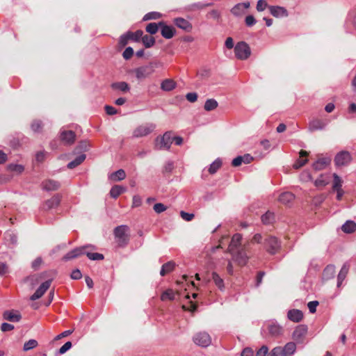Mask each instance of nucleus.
Returning a JSON list of instances; mask_svg holds the SVG:
<instances>
[{
  "mask_svg": "<svg viewBox=\"0 0 356 356\" xmlns=\"http://www.w3.org/2000/svg\"><path fill=\"white\" fill-rule=\"evenodd\" d=\"M242 236L235 234L229 243L228 251L232 257V259L238 265L244 266L247 264L249 257L247 253V245H242Z\"/></svg>",
  "mask_w": 356,
  "mask_h": 356,
  "instance_id": "1",
  "label": "nucleus"
},
{
  "mask_svg": "<svg viewBox=\"0 0 356 356\" xmlns=\"http://www.w3.org/2000/svg\"><path fill=\"white\" fill-rule=\"evenodd\" d=\"M88 249H94V247L90 245L76 248L72 251L67 252L63 258L64 261H68L76 258L81 255L86 254V256L92 261H99L104 259V255L100 253H92L89 252Z\"/></svg>",
  "mask_w": 356,
  "mask_h": 356,
  "instance_id": "2",
  "label": "nucleus"
},
{
  "mask_svg": "<svg viewBox=\"0 0 356 356\" xmlns=\"http://www.w3.org/2000/svg\"><path fill=\"white\" fill-rule=\"evenodd\" d=\"M129 227L127 225H120L115 228L114 235L115 241L118 246L124 247L127 245L129 242V236L127 232Z\"/></svg>",
  "mask_w": 356,
  "mask_h": 356,
  "instance_id": "3",
  "label": "nucleus"
},
{
  "mask_svg": "<svg viewBox=\"0 0 356 356\" xmlns=\"http://www.w3.org/2000/svg\"><path fill=\"white\" fill-rule=\"evenodd\" d=\"M172 143V133L166 131L163 136H157L155 139L154 148L156 149H169Z\"/></svg>",
  "mask_w": 356,
  "mask_h": 356,
  "instance_id": "4",
  "label": "nucleus"
},
{
  "mask_svg": "<svg viewBox=\"0 0 356 356\" xmlns=\"http://www.w3.org/2000/svg\"><path fill=\"white\" fill-rule=\"evenodd\" d=\"M343 29L346 33L356 34V10L348 12L345 19Z\"/></svg>",
  "mask_w": 356,
  "mask_h": 356,
  "instance_id": "5",
  "label": "nucleus"
},
{
  "mask_svg": "<svg viewBox=\"0 0 356 356\" xmlns=\"http://www.w3.org/2000/svg\"><path fill=\"white\" fill-rule=\"evenodd\" d=\"M234 54L238 59L246 60L250 57L251 50L245 42H239L234 47Z\"/></svg>",
  "mask_w": 356,
  "mask_h": 356,
  "instance_id": "6",
  "label": "nucleus"
},
{
  "mask_svg": "<svg viewBox=\"0 0 356 356\" xmlns=\"http://www.w3.org/2000/svg\"><path fill=\"white\" fill-rule=\"evenodd\" d=\"M133 72L138 80H143L149 77L154 72V65L150 63L135 68Z\"/></svg>",
  "mask_w": 356,
  "mask_h": 356,
  "instance_id": "7",
  "label": "nucleus"
},
{
  "mask_svg": "<svg viewBox=\"0 0 356 356\" xmlns=\"http://www.w3.org/2000/svg\"><path fill=\"white\" fill-rule=\"evenodd\" d=\"M156 125L153 123H147L138 126L133 131V137L140 138L151 134L154 129Z\"/></svg>",
  "mask_w": 356,
  "mask_h": 356,
  "instance_id": "8",
  "label": "nucleus"
},
{
  "mask_svg": "<svg viewBox=\"0 0 356 356\" xmlns=\"http://www.w3.org/2000/svg\"><path fill=\"white\" fill-rule=\"evenodd\" d=\"M193 339L195 344L202 347H207L211 343V338L210 335L205 332L197 333L194 335Z\"/></svg>",
  "mask_w": 356,
  "mask_h": 356,
  "instance_id": "9",
  "label": "nucleus"
},
{
  "mask_svg": "<svg viewBox=\"0 0 356 356\" xmlns=\"http://www.w3.org/2000/svg\"><path fill=\"white\" fill-rule=\"evenodd\" d=\"M307 326L306 325H298L293 334L292 338L293 339L298 343H302L304 342L305 336L307 333Z\"/></svg>",
  "mask_w": 356,
  "mask_h": 356,
  "instance_id": "10",
  "label": "nucleus"
},
{
  "mask_svg": "<svg viewBox=\"0 0 356 356\" xmlns=\"http://www.w3.org/2000/svg\"><path fill=\"white\" fill-rule=\"evenodd\" d=\"M267 251L270 254H275L280 248V243L274 236H268L265 240Z\"/></svg>",
  "mask_w": 356,
  "mask_h": 356,
  "instance_id": "11",
  "label": "nucleus"
},
{
  "mask_svg": "<svg viewBox=\"0 0 356 356\" xmlns=\"http://www.w3.org/2000/svg\"><path fill=\"white\" fill-rule=\"evenodd\" d=\"M268 9L270 13L276 18L287 17L289 16V12L284 7L280 6H270Z\"/></svg>",
  "mask_w": 356,
  "mask_h": 356,
  "instance_id": "12",
  "label": "nucleus"
},
{
  "mask_svg": "<svg viewBox=\"0 0 356 356\" xmlns=\"http://www.w3.org/2000/svg\"><path fill=\"white\" fill-rule=\"evenodd\" d=\"M350 160L351 156L348 152H341L335 156L334 162L337 166H342L348 164Z\"/></svg>",
  "mask_w": 356,
  "mask_h": 356,
  "instance_id": "13",
  "label": "nucleus"
},
{
  "mask_svg": "<svg viewBox=\"0 0 356 356\" xmlns=\"http://www.w3.org/2000/svg\"><path fill=\"white\" fill-rule=\"evenodd\" d=\"M3 318L10 322L16 323L22 319V315L17 310H6L3 313Z\"/></svg>",
  "mask_w": 356,
  "mask_h": 356,
  "instance_id": "14",
  "label": "nucleus"
},
{
  "mask_svg": "<svg viewBox=\"0 0 356 356\" xmlns=\"http://www.w3.org/2000/svg\"><path fill=\"white\" fill-rule=\"evenodd\" d=\"M51 283V280H49L43 282L35 292L31 296V300H36L41 298L46 291L49 288Z\"/></svg>",
  "mask_w": 356,
  "mask_h": 356,
  "instance_id": "15",
  "label": "nucleus"
},
{
  "mask_svg": "<svg viewBox=\"0 0 356 356\" xmlns=\"http://www.w3.org/2000/svg\"><path fill=\"white\" fill-rule=\"evenodd\" d=\"M268 330L270 334L273 337H277L283 334V327L279 325L277 322H270L268 324Z\"/></svg>",
  "mask_w": 356,
  "mask_h": 356,
  "instance_id": "16",
  "label": "nucleus"
},
{
  "mask_svg": "<svg viewBox=\"0 0 356 356\" xmlns=\"http://www.w3.org/2000/svg\"><path fill=\"white\" fill-rule=\"evenodd\" d=\"M159 25L161 26V33L163 38L166 39H170L174 36L175 33L174 27L172 26L165 25L163 22H159Z\"/></svg>",
  "mask_w": 356,
  "mask_h": 356,
  "instance_id": "17",
  "label": "nucleus"
},
{
  "mask_svg": "<svg viewBox=\"0 0 356 356\" xmlns=\"http://www.w3.org/2000/svg\"><path fill=\"white\" fill-rule=\"evenodd\" d=\"M76 135L72 131L63 130L60 131V140L66 145H71L75 140Z\"/></svg>",
  "mask_w": 356,
  "mask_h": 356,
  "instance_id": "18",
  "label": "nucleus"
},
{
  "mask_svg": "<svg viewBox=\"0 0 356 356\" xmlns=\"http://www.w3.org/2000/svg\"><path fill=\"white\" fill-rule=\"evenodd\" d=\"M287 318L291 321L294 323H299L303 318V313L299 309H290L287 312Z\"/></svg>",
  "mask_w": 356,
  "mask_h": 356,
  "instance_id": "19",
  "label": "nucleus"
},
{
  "mask_svg": "<svg viewBox=\"0 0 356 356\" xmlns=\"http://www.w3.org/2000/svg\"><path fill=\"white\" fill-rule=\"evenodd\" d=\"M174 23L177 27L187 32H190L193 28L192 24L188 20L182 17L175 18Z\"/></svg>",
  "mask_w": 356,
  "mask_h": 356,
  "instance_id": "20",
  "label": "nucleus"
},
{
  "mask_svg": "<svg viewBox=\"0 0 356 356\" xmlns=\"http://www.w3.org/2000/svg\"><path fill=\"white\" fill-rule=\"evenodd\" d=\"M60 186L59 182L53 179H47L42 184V188L47 191H56L59 188Z\"/></svg>",
  "mask_w": 356,
  "mask_h": 356,
  "instance_id": "21",
  "label": "nucleus"
},
{
  "mask_svg": "<svg viewBox=\"0 0 356 356\" xmlns=\"http://www.w3.org/2000/svg\"><path fill=\"white\" fill-rule=\"evenodd\" d=\"M331 159L327 157H323L315 161L312 166L315 170H321L325 169L330 163Z\"/></svg>",
  "mask_w": 356,
  "mask_h": 356,
  "instance_id": "22",
  "label": "nucleus"
},
{
  "mask_svg": "<svg viewBox=\"0 0 356 356\" xmlns=\"http://www.w3.org/2000/svg\"><path fill=\"white\" fill-rule=\"evenodd\" d=\"M299 154H300V158L298 159L293 164V168L295 169L300 168L301 167L305 165L308 161V160L307 159H302L303 157L307 156L308 155L307 152L301 150Z\"/></svg>",
  "mask_w": 356,
  "mask_h": 356,
  "instance_id": "23",
  "label": "nucleus"
},
{
  "mask_svg": "<svg viewBox=\"0 0 356 356\" xmlns=\"http://www.w3.org/2000/svg\"><path fill=\"white\" fill-rule=\"evenodd\" d=\"M295 198L294 195L291 192H284L279 196L278 200L284 204H288L293 201Z\"/></svg>",
  "mask_w": 356,
  "mask_h": 356,
  "instance_id": "24",
  "label": "nucleus"
},
{
  "mask_svg": "<svg viewBox=\"0 0 356 356\" xmlns=\"http://www.w3.org/2000/svg\"><path fill=\"white\" fill-rule=\"evenodd\" d=\"M176 85V82L172 79H166L161 82V88L163 91L169 92L175 89Z\"/></svg>",
  "mask_w": 356,
  "mask_h": 356,
  "instance_id": "25",
  "label": "nucleus"
},
{
  "mask_svg": "<svg viewBox=\"0 0 356 356\" xmlns=\"http://www.w3.org/2000/svg\"><path fill=\"white\" fill-rule=\"evenodd\" d=\"M60 202V197L58 195L53 196L51 199L46 201L44 203L45 209H51L57 207Z\"/></svg>",
  "mask_w": 356,
  "mask_h": 356,
  "instance_id": "26",
  "label": "nucleus"
},
{
  "mask_svg": "<svg viewBox=\"0 0 356 356\" xmlns=\"http://www.w3.org/2000/svg\"><path fill=\"white\" fill-rule=\"evenodd\" d=\"M326 122L316 119L310 122L309 129L311 131L322 130L326 127Z\"/></svg>",
  "mask_w": 356,
  "mask_h": 356,
  "instance_id": "27",
  "label": "nucleus"
},
{
  "mask_svg": "<svg viewBox=\"0 0 356 356\" xmlns=\"http://www.w3.org/2000/svg\"><path fill=\"white\" fill-rule=\"evenodd\" d=\"M284 356H291L296 350V345L294 342H289L282 347Z\"/></svg>",
  "mask_w": 356,
  "mask_h": 356,
  "instance_id": "28",
  "label": "nucleus"
},
{
  "mask_svg": "<svg viewBox=\"0 0 356 356\" xmlns=\"http://www.w3.org/2000/svg\"><path fill=\"white\" fill-rule=\"evenodd\" d=\"M212 280L215 285L220 290L223 291L225 289L223 279L216 272H213L211 274Z\"/></svg>",
  "mask_w": 356,
  "mask_h": 356,
  "instance_id": "29",
  "label": "nucleus"
},
{
  "mask_svg": "<svg viewBox=\"0 0 356 356\" xmlns=\"http://www.w3.org/2000/svg\"><path fill=\"white\" fill-rule=\"evenodd\" d=\"M348 266H347V264H344L340 271H339V273L337 276V287H340L343 281L345 280L346 277V275L348 273Z\"/></svg>",
  "mask_w": 356,
  "mask_h": 356,
  "instance_id": "30",
  "label": "nucleus"
},
{
  "mask_svg": "<svg viewBox=\"0 0 356 356\" xmlns=\"http://www.w3.org/2000/svg\"><path fill=\"white\" fill-rule=\"evenodd\" d=\"M343 232L347 234L353 233L356 230V223L352 220H347L341 227Z\"/></svg>",
  "mask_w": 356,
  "mask_h": 356,
  "instance_id": "31",
  "label": "nucleus"
},
{
  "mask_svg": "<svg viewBox=\"0 0 356 356\" xmlns=\"http://www.w3.org/2000/svg\"><path fill=\"white\" fill-rule=\"evenodd\" d=\"M126 177V173L124 170L120 169L113 173H111L109 176V178L115 181L123 180Z\"/></svg>",
  "mask_w": 356,
  "mask_h": 356,
  "instance_id": "32",
  "label": "nucleus"
},
{
  "mask_svg": "<svg viewBox=\"0 0 356 356\" xmlns=\"http://www.w3.org/2000/svg\"><path fill=\"white\" fill-rule=\"evenodd\" d=\"M85 159H86V155L84 154H81L75 159L70 161L67 164V168L69 169H73V168H76V166L79 165L82 162L84 161Z\"/></svg>",
  "mask_w": 356,
  "mask_h": 356,
  "instance_id": "33",
  "label": "nucleus"
},
{
  "mask_svg": "<svg viewBox=\"0 0 356 356\" xmlns=\"http://www.w3.org/2000/svg\"><path fill=\"white\" fill-rule=\"evenodd\" d=\"M113 89L127 92L130 90L129 84L124 81L113 83L111 85Z\"/></svg>",
  "mask_w": 356,
  "mask_h": 356,
  "instance_id": "34",
  "label": "nucleus"
},
{
  "mask_svg": "<svg viewBox=\"0 0 356 356\" xmlns=\"http://www.w3.org/2000/svg\"><path fill=\"white\" fill-rule=\"evenodd\" d=\"M175 266V264L173 261H168L164 264L161 269L160 275L164 276L167 273L171 272Z\"/></svg>",
  "mask_w": 356,
  "mask_h": 356,
  "instance_id": "35",
  "label": "nucleus"
},
{
  "mask_svg": "<svg viewBox=\"0 0 356 356\" xmlns=\"http://www.w3.org/2000/svg\"><path fill=\"white\" fill-rule=\"evenodd\" d=\"M330 182V177L325 175H321L317 179H316L314 184L317 187L325 186Z\"/></svg>",
  "mask_w": 356,
  "mask_h": 356,
  "instance_id": "36",
  "label": "nucleus"
},
{
  "mask_svg": "<svg viewBox=\"0 0 356 356\" xmlns=\"http://www.w3.org/2000/svg\"><path fill=\"white\" fill-rule=\"evenodd\" d=\"M125 191V188L121 186L115 185L110 191V195L113 198L116 199L120 194Z\"/></svg>",
  "mask_w": 356,
  "mask_h": 356,
  "instance_id": "37",
  "label": "nucleus"
},
{
  "mask_svg": "<svg viewBox=\"0 0 356 356\" xmlns=\"http://www.w3.org/2000/svg\"><path fill=\"white\" fill-rule=\"evenodd\" d=\"M218 105V104L216 99H209L205 102L204 108L207 111H211L216 109Z\"/></svg>",
  "mask_w": 356,
  "mask_h": 356,
  "instance_id": "38",
  "label": "nucleus"
},
{
  "mask_svg": "<svg viewBox=\"0 0 356 356\" xmlns=\"http://www.w3.org/2000/svg\"><path fill=\"white\" fill-rule=\"evenodd\" d=\"M222 165V161L220 159L218 158L216 159L209 166V172L210 174H214L216 173L218 170L221 167Z\"/></svg>",
  "mask_w": 356,
  "mask_h": 356,
  "instance_id": "39",
  "label": "nucleus"
},
{
  "mask_svg": "<svg viewBox=\"0 0 356 356\" xmlns=\"http://www.w3.org/2000/svg\"><path fill=\"white\" fill-rule=\"evenodd\" d=\"M335 273V266L334 265H328L323 271V276L326 279H330L334 277Z\"/></svg>",
  "mask_w": 356,
  "mask_h": 356,
  "instance_id": "40",
  "label": "nucleus"
},
{
  "mask_svg": "<svg viewBox=\"0 0 356 356\" xmlns=\"http://www.w3.org/2000/svg\"><path fill=\"white\" fill-rule=\"evenodd\" d=\"M275 220V215L273 213L267 211L261 216V221L264 224L268 225L272 223Z\"/></svg>",
  "mask_w": 356,
  "mask_h": 356,
  "instance_id": "41",
  "label": "nucleus"
},
{
  "mask_svg": "<svg viewBox=\"0 0 356 356\" xmlns=\"http://www.w3.org/2000/svg\"><path fill=\"white\" fill-rule=\"evenodd\" d=\"M231 13L232 15L236 17H239L243 15L245 11L243 8L241 6V3L236 4L232 9Z\"/></svg>",
  "mask_w": 356,
  "mask_h": 356,
  "instance_id": "42",
  "label": "nucleus"
},
{
  "mask_svg": "<svg viewBox=\"0 0 356 356\" xmlns=\"http://www.w3.org/2000/svg\"><path fill=\"white\" fill-rule=\"evenodd\" d=\"M142 41L146 48L152 47L155 43V39L147 35H145L142 38Z\"/></svg>",
  "mask_w": 356,
  "mask_h": 356,
  "instance_id": "43",
  "label": "nucleus"
},
{
  "mask_svg": "<svg viewBox=\"0 0 356 356\" xmlns=\"http://www.w3.org/2000/svg\"><path fill=\"white\" fill-rule=\"evenodd\" d=\"M175 293L172 289H167L162 293L161 299L163 301H165L168 300H173L175 299Z\"/></svg>",
  "mask_w": 356,
  "mask_h": 356,
  "instance_id": "44",
  "label": "nucleus"
},
{
  "mask_svg": "<svg viewBox=\"0 0 356 356\" xmlns=\"http://www.w3.org/2000/svg\"><path fill=\"white\" fill-rule=\"evenodd\" d=\"M333 178H334L333 184H332L333 190L334 191V190L342 189L341 186H342L343 181H342L341 178L335 173L333 174Z\"/></svg>",
  "mask_w": 356,
  "mask_h": 356,
  "instance_id": "45",
  "label": "nucleus"
},
{
  "mask_svg": "<svg viewBox=\"0 0 356 356\" xmlns=\"http://www.w3.org/2000/svg\"><path fill=\"white\" fill-rule=\"evenodd\" d=\"M5 239L10 244H16L17 241V236L12 232H7L5 233Z\"/></svg>",
  "mask_w": 356,
  "mask_h": 356,
  "instance_id": "46",
  "label": "nucleus"
},
{
  "mask_svg": "<svg viewBox=\"0 0 356 356\" xmlns=\"http://www.w3.org/2000/svg\"><path fill=\"white\" fill-rule=\"evenodd\" d=\"M38 346V341L35 339H29L24 344L23 350L28 351L35 348Z\"/></svg>",
  "mask_w": 356,
  "mask_h": 356,
  "instance_id": "47",
  "label": "nucleus"
},
{
  "mask_svg": "<svg viewBox=\"0 0 356 356\" xmlns=\"http://www.w3.org/2000/svg\"><path fill=\"white\" fill-rule=\"evenodd\" d=\"M161 17V13H159L158 12H150V13H147L143 17V19L144 21H147V20H150V19H159Z\"/></svg>",
  "mask_w": 356,
  "mask_h": 356,
  "instance_id": "48",
  "label": "nucleus"
},
{
  "mask_svg": "<svg viewBox=\"0 0 356 356\" xmlns=\"http://www.w3.org/2000/svg\"><path fill=\"white\" fill-rule=\"evenodd\" d=\"M159 26L156 23H149L146 26V31L150 34H155L158 31Z\"/></svg>",
  "mask_w": 356,
  "mask_h": 356,
  "instance_id": "49",
  "label": "nucleus"
},
{
  "mask_svg": "<svg viewBox=\"0 0 356 356\" xmlns=\"http://www.w3.org/2000/svg\"><path fill=\"white\" fill-rule=\"evenodd\" d=\"M90 144L87 141H81L76 147V149L81 152H87L90 149Z\"/></svg>",
  "mask_w": 356,
  "mask_h": 356,
  "instance_id": "50",
  "label": "nucleus"
},
{
  "mask_svg": "<svg viewBox=\"0 0 356 356\" xmlns=\"http://www.w3.org/2000/svg\"><path fill=\"white\" fill-rule=\"evenodd\" d=\"M129 35L131 40H133L134 41H138L140 38L143 37V32L141 30H138L134 33L129 32Z\"/></svg>",
  "mask_w": 356,
  "mask_h": 356,
  "instance_id": "51",
  "label": "nucleus"
},
{
  "mask_svg": "<svg viewBox=\"0 0 356 356\" xmlns=\"http://www.w3.org/2000/svg\"><path fill=\"white\" fill-rule=\"evenodd\" d=\"M270 356H284L282 347L277 346L272 349Z\"/></svg>",
  "mask_w": 356,
  "mask_h": 356,
  "instance_id": "52",
  "label": "nucleus"
},
{
  "mask_svg": "<svg viewBox=\"0 0 356 356\" xmlns=\"http://www.w3.org/2000/svg\"><path fill=\"white\" fill-rule=\"evenodd\" d=\"M269 6L266 0H259L257 3V10L259 12H261Z\"/></svg>",
  "mask_w": 356,
  "mask_h": 356,
  "instance_id": "53",
  "label": "nucleus"
},
{
  "mask_svg": "<svg viewBox=\"0 0 356 356\" xmlns=\"http://www.w3.org/2000/svg\"><path fill=\"white\" fill-rule=\"evenodd\" d=\"M300 179L302 181L307 182L312 180V175L308 170H305L300 174Z\"/></svg>",
  "mask_w": 356,
  "mask_h": 356,
  "instance_id": "54",
  "label": "nucleus"
},
{
  "mask_svg": "<svg viewBox=\"0 0 356 356\" xmlns=\"http://www.w3.org/2000/svg\"><path fill=\"white\" fill-rule=\"evenodd\" d=\"M153 209L156 213H161L167 209V207L162 203H156L154 205Z\"/></svg>",
  "mask_w": 356,
  "mask_h": 356,
  "instance_id": "55",
  "label": "nucleus"
},
{
  "mask_svg": "<svg viewBox=\"0 0 356 356\" xmlns=\"http://www.w3.org/2000/svg\"><path fill=\"white\" fill-rule=\"evenodd\" d=\"M8 168L11 171H14V172H16L18 173L22 172L24 170V168L23 165H18V164H10V165H9Z\"/></svg>",
  "mask_w": 356,
  "mask_h": 356,
  "instance_id": "56",
  "label": "nucleus"
},
{
  "mask_svg": "<svg viewBox=\"0 0 356 356\" xmlns=\"http://www.w3.org/2000/svg\"><path fill=\"white\" fill-rule=\"evenodd\" d=\"M211 3H202L200 2L192 4L190 7L191 10H201L205 7L211 6Z\"/></svg>",
  "mask_w": 356,
  "mask_h": 356,
  "instance_id": "57",
  "label": "nucleus"
},
{
  "mask_svg": "<svg viewBox=\"0 0 356 356\" xmlns=\"http://www.w3.org/2000/svg\"><path fill=\"white\" fill-rule=\"evenodd\" d=\"M134 54V49L131 47H128L123 51L122 56L125 60L131 58Z\"/></svg>",
  "mask_w": 356,
  "mask_h": 356,
  "instance_id": "58",
  "label": "nucleus"
},
{
  "mask_svg": "<svg viewBox=\"0 0 356 356\" xmlns=\"http://www.w3.org/2000/svg\"><path fill=\"white\" fill-rule=\"evenodd\" d=\"M72 348V343L70 341H67L59 349L58 353L60 355L65 353L67 350H69Z\"/></svg>",
  "mask_w": 356,
  "mask_h": 356,
  "instance_id": "59",
  "label": "nucleus"
},
{
  "mask_svg": "<svg viewBox=\"0 0 356 356\" xmlns=\"http://www.w3.org/2000/svg\"><path fill=\"white\" fill-rule=\"evenodd\" d=\"M42 129V122L40 120H35L31 124V129L34 132H38Z\"/></svg>",
  "mask_w": 356,
  "mask_h": 356,
  "instance_id": "60",
  "label": "nucleus"
},
{
  "mask_svg": "<svg viewBox=\"0 0 356 356\" xmlns=\"http://www.w3.org/2000/svg\"><path fill=\"white\" fill-rule=\"evenodd\" d=\"M130 39L131 38H130L129 33V32H127V33L120 36V40H119V43L121 45L124 46L127 44L129 40H130Z\"/></svg>",
  "mask_w": 356,
  "mask_h": 356,
  "instance_id": "61",
  "label": "nucleus"
},
{
  "mask_svg": "<svg viewBox=\"0 0 356 356\" xmlns=\"http://www.w3.org/2000/svg\"><path fill=\"white\" fill-rule=\"evenodd\" d=\"M318 305V302L316 300L310 301L307 304L308 309L309 312L312 314L315 313L316 311V307Z\"/></svg>",
  "mask_w": 356,
  "mask_h": 356,
  "instance_id": "62",
  "label": "nucleus"
},
{
  "mask_svg": "<svg viewBox=\"0 0 356 356\" xmlns=\"http://www.w3.org/2000/svg\"><path fill=\"white\" fill-rule=\"evenodd\" d=\"M268 353V348L266 346H262L257 352L256 356H266Z\"/></svg>",
  "mask_w": 356,
  "mask_h": 356,
  "instance_id": "63",
  "label": "nucleus"
},
{
  "mask_svg": "<svg viewBox=\"0 0 356 356\" xmlns=\"http://www.w3.org/2000/svg\"><path fill=\"white\" fill-rule=\"evenodd\" d=\"M241 356H254V351L251 348H245L241 352Z\"/></svg>",
  "mask_w": 356,
  "mask_h": 356,
  "instance_id": "64",
  "label": "nucleus"
}]
</instances>
